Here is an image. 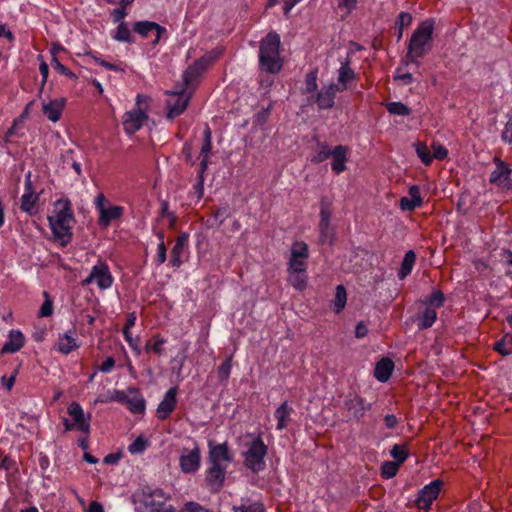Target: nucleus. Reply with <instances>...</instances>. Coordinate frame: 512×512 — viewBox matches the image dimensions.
I'll list each match as a JSON object with an SVG mask.
<instances>
[{
  "label": "nucleus",
  "instance_id": "f257e3e1",
  "mask_svg": "<svg viewBox=\"0 0 512 512\" xmlns=\"http://www.w3.org/2000/svg\"><path fill=\"white\" fill-rule=\"evenodd\" d=\"M49 227L53 239L64 247L72 241V229L75 223L71 202L68 199L55 201L53 210L48 216Z\"/></svg>",
  "mask_w": 512,
  "mask_h": 512
},
{
  "label": "nucleus",
  "instance_id": "f03ea898",
  "mask_svg": "<svg viewBox=\"0 0 512 512\" xmlns=\"http://www.w3.org/2000/svg\"><path fill=\"white\" fill-rule=\"evenodd\" d=\"M280 36L270 32L260 43L259 62L263 70L278 73L282 68L280 57Z\"/></svg>",
  "mask_w": 512,
  "mask_h": 512
},
{
  "label": "nucleus",
  "instance_id": "7ed1b4c3",
  "mask_svg": "<svg viewBox=\"0 0 512 512\" xmlns=\"http://www.w3.org/2000/svg\"><path fill=\"white\" fill-rule=\"evenodd\" d=\"M434 21L431 19L422 21L413 32L408 46L407 58L416 62L423 57L431 47Z\"/></svg>",
  "mask_w": 512,
  "mask_h": 512
},
{
  "label": "nucleus",
  "instance_id": "20e7f679",
  "mask_svg": "<svg viewBox=\"0 0 512 512\" xmlns=\"http://www.w3.org/2000/svg\"><path fill=\"white\" fill-rule=\"evenodd\" d=\"M150 98L146 95H137L136 105L123 116V127L126 133L133 134L138 131L147 120Z\"/></svg>",
  "mask_w": 512,
  "mask_h": 512
},
{
  "label": "nucleus",
  "instance_id": "39448f33",
  "mask_svg": "<svg viewBox=\"0 0 512 512\" xmlns=\"http://www.w3.org/2000/svg\"><path fill=\"white\" fill-rule=\"evenodd\" d=\"M250 442L247 443V450L243 453L245 465L253 472L264 469V458L267 454V446L260 436L247 435Z\"/></svg>",
  "mask_w": 512,
  "mask_h": 512
},
{
  "label": "nucleus",
  "instance_id": "423d86ee",
  "mask_svg": "<svg viewBox=\"0 0 512 512\" xmlns=\"http://www.w3.org/2000/svg\"><path fill=\"white\" fill-rule=\"evenodd\" d=\"M68 418L63 420L66 431H79L85 435H89L91 428V414L85 413L81 405L72 402L67 408Z\"/></svg>",
  "mask_w": 512,
  "mask_h": 512
},
{
  "label": "nucleus",
  "instance_id": "0eeeda50",
  "mask_svg": "<svg viewBox=\"0 0 512 512\" xmlns=\"http://www.w3.org/2000/svg\"><path fill=\"white\" fill-rule=\"evenodd\" d=\"M94 205L98 212V225L102 228L109 227L112 222L121 219L124 214V208L111 204L103 193L96 195Z\"/></svg>",
  "mask_w": 512,
  "mask_h": 512
},
{
  "label": "nucleus",
  "instance_id": "6e6552de",
  "mask_svg": "<svg viewBox=\"0 0 512 512\" xmlns=\"http://www.w3.org/2000/svg\"><path fill=\"white\" fill-rule=\"evenodd\" d=\"M109 400L126 405L127 408L134 414L143 413L146 407L143 396L136 388H129L126 391L115 390L111 394Z\"/></svg>",
  "mask_w": 512,
  "mask_h": 512
},
{
  "label": "nucleus",
  "instance_id": "1a4fd4ad",
  "mask_svg": "<svg viewBox=\"0 0 512 512\" xmlns=\"http://www.w3.org/2000/svg\"><path fill=\"white\" fill-rule=\"evenodd\" d=\"M201 465V451L197 442L192 441L191 445L180 451L179 466L184 474L196 473Z\"/></svg>",
  "mask_w": 512,
  "mask_h": 512
},
{
  "label": "nucleus",
  "instance_id": "9d476101",
  "mask_svg": "<svg viewBox=\"0 0 512 512\" xmlns=\"http://www.w3.org/2000/svg\"><path fill=\"white\" fill-rule=\"evenodd\" d=\"M114 278L110 272L109 266L105 261L99 260L91 269L87 278L82 282L83 285L95 283L101 290L109 289L113 284Z\"/></svg>",
  "mask_w": 512,
  "mask_h": 512
},
{
  "label": "nucleus",
  "instance_id": "9b49d317",
  "mask_svg": "<svg viewBox=\"0 0 512 512\" xmlns=\"http://www.w3.org/2000/svg\"><path fill=\"white\" fill-rule=\"evenodd\" d=\"M443 487V481L436 479L425 485L418 493L416 506L422 510H429L432 503L438 498Z\"/></svg>",
  "mask_w": 512,
  "mask_h": 512
},
{
  "label": "nucleus",
  "instance_id": "f8f14e48",
  "mask_svg": "<svg viewBox=\"0 0 512 512\" xmlns=\"http://www.w3.org/2000/svg\"><path fill=\"white\" fill-rule=\"evenodd\" d=\"M220 54L221 51L208 53L191 65L184 73L186 87L191 86Z\"/></svg>",
  "mask_w": 512,
  "mask_h": 512
},
{
  "label": "nucleus",
  "instance_id": "ddd939ff",
  "mask_svg": "<svg viewBox=\"0 0 512 512\" xmlns=\"http://www.w3.org/2000/svg\"><path fill=\"white\" fill-rule=\"evenodd\" d=\"M38 202L39 195L34 191L31 174L28 173L25 180L24 193L20 198V209L30 216L36 215L39 211Z\"/></svg>",
  "mask_w": 512,
  "mask_h": 512
},
{
  "label": "nucleus",
  "instance_id": "4468645a",
  "mask_svg": "<svg viewBox=\"0 0 512 512\" xmlns=\"http://www.w3.org/2000/svg\"><path fill=\"white\" fill-rule=\"evenodd\" d=\"M208 462L212 465L225 466L226 468L232 461V455L226 442L215 444L212 441L208 443Z\"/></svg>",
  "mask_w": 512,
  "mask_h": 512
},
{
  "label": "nucleus",
  "instance_id": "2eb2a0df",
  "mask_svg": "<svg viewBox=\"0 0 512 512\" xmlns=\"http://www.w3.org/2000/svg\"><path fill=\"white\" fill-rule=\"evenodd\" d=\"M494 163L495 169L490 175V182L497 186L502 191L510 190L511 169L505 162H503L499 158H495Z\"/></svg>",
  "mask_w": 512,
  "mask_h": 512
},
{
  "label": "nucleus",
  "instance_id": "dca6fc26",
  "mask_svg": "<svg viewBox=\"0 0 512 512\" xmlns=\"http://www.w3.org/2000/svg\"><path fill=\"white\" fill-rule=\"evenodd\" d=\"M308 246L303 241H296L291 246L288 270L307 269Z\"/></svg>",
  "mask_w": 512,
  "mask_h": 512
},
{
  "label": "nucleus",
  "instance_id": "f3484780",
  "mask_svg": "<svg viewBox=\"0 0 512 512\" xmlns=\"http://www.w3.org/2000/svg\"><path fill=\"white\" fill-rule=\"evenodd\" d=\"M133 31L135 33L139 34L144 39H147V38L153 36V38L151 39V42L153 44H157L159 42L163 32L165 31V29L155 22L138 21V22L134 23Z\"/></svg>",
  "mask_w": 512,
  "mask_h": 512
},
{
  "label": "nucleus",
  "instance_id": "a211bd4d",
  "mask_svg": "<svg viewBox=\"0 0 512 512\" xmlns=\"http://www.w3.org/2000/svg\"><path fill=\"white\" fill-rule=\"evenodd\" d=\"M189 97L184 91H175L169 94L167 100V117L173 119L184 112L187 107Z\"/></svg>",
  "mask_w": 512,
  "mask_h": 512
},
{
  "label": "nucleus",
  "instance_id": "6ab92c4d",
  "mask_svg": "<svg viewBox=\"0 0 512 512\" xmlns=\"http://www.w3.org/2000/svg\"><path fill=\"white\" fill-rule=\"evenodd\" d=\"M80 347V341L76 335L75 330H70L65 333L59 334L54 349L64 355L71 353L72 351Z\"/></svg>",
  "mask_w": 512,
  "mask_h": 512
},
{
  "label": "nucleus",
  "instance_id": "aec40b11",
  "mask_svg": "<svg viewBox=\"0 0 512 512\" xmlns=\"http://www.w3.org/2000/svg\"><path fill=\"white\" fill-rule=\"evenodd\" d=\"M177 388H170L164 395L162 401L159 403L156 409V417L159 420L167 419L171 413L175 410L177 405Z\"/></svg>",
  "mask_w": 512,
  "mask_h": 512
},
{
  "label": "nucleus",
  "instance_id": "412c9836",
  "mask_svg": "<svg viewBox=\"0 0 512 512\" xmlns=\"http://www.w3.org/2000/svg\"><path fill=\"white\" fill-rule=\"evenodd\" d=\"M65 106L66 99L64 97H58L44 101L42 103V111L49 121L56 123L61 119Z\"/></svg>",
  "mask_w": 512,
  "mask_h": 512
},
{
  "label": "nucleus",
  "instance_id": "4be33fe9",
  "mask_svg": "<svg viewBox=\"0 0 512 512\" xmlns=\"http://www.w3.org/2000/svg\"><path fill=\"white\" fill-rule=\"evenodd\" d=\"M188 248V235L181 234L176 239L171 252L170 264L172 267L179 268L183 262Z\"/></svg>",
  "mask_w": 512,
  "mask_h": 512
},
{
  "label": "nucleus",
  "instance_id": "5701e85b",
  "mask_svg": "<svg viewBox=\"0 0 512 512\" xmlns=\"http://www.w3.org/2000/svg\"><path fill=\"white\" fill-rule=\"evenodd\" d=\"M422 205L423 198L420 188L417 185H412L408 190V196H404L400 199V209L402 211H413Z\"/></svg>",
  "mask_w": 512,
  "mask_h": 512
},
{
  "label": "nucleus",
  "instance_id": "b1692460",
  "mask_svg": "<svg viewBox=\"0 0 512 512\" xmlns=\"http://www.w3.org/2000/svg\"><path fill=\"white\" fill-rule=\"evenodd\" d=\"M227 468L209 464L206 474V481L213 491H218L224 482Z\"/></svg>",
  "mask_w": 512,
  "mask_h": 512
},
{
  "label": "nucleus",
  "instance_id": "393cba45",
  "mask_svg": "<svg viewBox=\"0 0 512 512\" xmlns=\"http://www.w3.org/2000/svg\"><path fill=\"white\" fill-rule=\"evenodd\" d=\"M347 154V147L342 145H338L331 150V168L336 174H340L346 169Z\"/></svg>",
  "mask_w": 512,
  "mask_h": 512
},
{
  "label": "nucleus",
  "instance_id": "a878e982",
  "mask_svg": "<svg viewBox=\"0 0 512 512\" xmlns=\"http://www.w3.org/2000/svg\"><path fill=\"white\" fill-rule=\"evenodd\" d=\"M25 344V337L20 330H11L8 334V340L3 345L2 353H16Z\"/></svg>",
  "mask_w": 512,
  "mask_h": 512
},
{
  "label": "nucleus",
  "instance_id": "bb28decb",
  "mask_svg": "<svg viewBox=\"0 0 512 512\" xmlns=\"http://www.w3.org/2000/svg\"><path fill=\"white\" fill-rule=\"evenodd\" d=\"M338 91V88L334 84H330L326 87H323L322 90L318 93L316 102L320 109H328L331 108L334 104L335 94Z\"/></svg>",
  "mask_w": 512,
  "mask_h": 512
},
{
  "label": "nucleus",
  "instance_id": "cd10ccee",
  "mask_svg": "<svg viewBox=\"0 0 512 512\" xmlns=\"http://www.w3.org/2000/svg\"><path fill=\"white\" fill-rule=\"evenodd\" d=\"M394 369V363L389 358H382L380 361L377 362L375 370H374V376L375 378L380 382H386Z\"/></svg>",
  "mask_w": 512,
  "mask_h": 512
},
{
  "label": "nucleus",
  "instance_id": "c85d7f7f",
  "mask_svg": "<svg viewBox=\"0 0 512 512\" xmlns=\"http://www.w3.org/2000/svg\"><path fill=\"white\" fill-rule=\"evenodd\" d=\"M354 78L355 73L350 68L349 64L347 62L342 63L338 71V91L347 89Z\"/></svg>",
  "mask_w": 512,
  "mask_h": 512
},
{
  "label": "nucleus",
  "instance_id": "c756f323",
  "mask_svg": "<svg viewBox=\"0 0 512 512\" xmlns=\"http://www.w3.org/2000/svg\"><path fill=\"white\" fill-rule=\"evenodd\" d=\"M288 282L299 291H302L307 286V272L306 269L302 270H288Z\"/></svg>",
  "mask_w": 512,
  "mask_h": 512
},
{
  "label": "nucleus",
  "instance_id": "7c9ffc66",
  "mask_svg": "<svg viewBox=\"0 0 512 512\" xmlns=\"http://www.w3.org/2000/svg\"><path fill=\"white\" fill-rule=\"evenodd\" d=\"M292 408L287 402L282 403L275 411V418L277 420V429L283 430L288 424Z\"/></svg>",
  "mask_w": 512,
  "mask_h": 512
},
{
  "label": "nucleus",
  "instance_id": "2f4dec72",
  "mask_svg": "<svg viewBox=\"0 0 512 512\" xmlns=\"http://www.w3.org/2000/svg\"><path fill=\"white\" fill-rule=\"evenodd\" d=\"M413 147L415 152L420 159V161L425 165L429 166L433 162L432 152L428 145L424 142L417 141L413 143Z\"/></svg>",
  "mask_w": 512,
  "mask_h": 512
},
{
  "label": "nucleus",
  "instance_id": "473e14b6",
  "mask_svg": "<svg viewBox=\"0 0 512 512\" xmlns=\"http://www.w3.org/2000/svg\"><path fill=\"white\" fill-rule=\"evenodd\" d=\"M166 342L167 340L163 336L155 334L146 342L145 347L146 350H150L157 355H161L164 352V345Z\"/></svg>",
  "mask_w": 512,
  "mask_h": 512
},
{
  "label": "nucleus",
  "instance_id": "72a5a7b5",
  "mask_svg": "<svg viewBox=\"0 0 512 512\" xmlns=\"http://www.w3.org/2000/svg\"><path fill=\"white\" fill-rule=\"evenodd\" d=\"M415 260L416 255L412 250L408 251L405 254L398 274L400 279H404L407 275L411 273L413 266L415 264Z\"/></svg>",
  "mask_w": 512,
  "mask_h": 512
},
{
  "label": "nucleus",
  "instance_id": "f704fd0d",
  "mask_svg": "<svg viewBox=\"0 0 512 512\" xmlns=\"http://www.w3.org/2000/svg\"><path fill=\"white\" fill-rule=\"evenodd\" d=\"M413 17L410 13L401 12L395 22V28L398 32V40L402 38L404 29L409 27L412 23Z\"/></svg>",
  "mask_w": 512,
  "mask_h": 512
},
{
  "label": "nucleus",
  "instance_id": "c9c22d12",
  "mask_svg": "<svg viewBox=\"0 0 512 512\" xmlns=\"http://www.w3.org/2000/svg\"><path fill=\"white\" fill-rule=\"evenodd\" d=\"M113 38L120 42H133L131 31L125 22L119 23L116 30L114 31Z\"/></svg>",
  "mask_w": 512,
  "mask_h": 512
},
{
  "label": "nucleus",
  "instance_id": "e433bc0d",
  "mask_svg": "<svg viewBox=\"0 0 512 512\" xmlns=\"http://www.w3.org/2000/svg\"><path fill=\"white\" fill-rule=\"evenodd\" d=\"M317 75V70H312L306 75L304 93L308 95V99L313 98L317 90Z\"/></svg>",
  "mask_w": 512,
  "mask_h": 512
},
{
  "label": "nucleus",
  "instance_id": "4c0bfd02",
  "mask_svg": "<svg viewBox=\"0 0 512 512\" xmlns=\"http://www.w3.org/2000/svg\"><path fill=\"white\" fill-rule=\"evenodd\" d=\"M346 301H347L346 290L343 285H338L336 287L335 299L333 301V309H334L335 313H339L344 309V307L346 305Z\"/></svg>",
  "mask_w": 512,
  "mask_h": 512
},
{
  "label": "nucleus",
  "instance_id": "58836bf2",
  "mask_svg": "<svg viewBox=\"0 0 512 512\" xmlns=\"http://www.w3.org/2000/svg\"><path fill=\"white\" fill-rule=\"evenodd\" d=\"M211 150V131L209 127H206L204 130V144L201 148V155L203 156V159L201 160V166L202 170H205L207 168V162H208V154Z\"/></svg>",
  "mask_w": 512,
  "mask_h": 512
},
{
  "label": "nucleus",
  "instance_id": "ea45409f",
  "mask_svg": "<svg viewBox=\"0 0 512 512\" xmlns=\"http://www.w3.org/2000/svg\"><path fill=\"white\" fill-rule=\"evenodd\" d=\"M437 319V312L434 309H426L421 317L418 319V325L420 328L431 327Z\"/></svg>",
  "mask_w": 512,
  "mask_h": 512
},
{
  "label": "nucleus",
  "instance_id": "a19ab883",
  "mask_svg": "<svg viewBox=\"0 0 512 512\" xmlns=\"http://www.w3.org/2000/svg\"><path fill=\"white\" fill-rule=\"evenodd\" d=\"M147 446L148 440L143 436H139L128 446V451L131 454H141L146 450Z\"/></svg>",
  "mask_w": 512,
  "mask_h": 512
},
{
  "label": "nucleus",
  "instance_id": "79ce46f5",
  "mask_svg": "<svg viewBox=\"0 0 512 512\" xmlns=\"http://www.w3.org/2000/svg\"><path fill=\"white\" fill-rule=\"evenodd\" d=\"M387 110L390 114L399 116H407L411 112L410 108L402 102H391L387 104Z\"/></svg>",
  "mask_w": 512,
  "mask_h": 512
},
{
  "label": "nucleus",
  "instance_id": "37998d69",
  "mask_svg": "<svg viewBox=\"0 0 512 512\" xmlns=\"http://www.w3.org/2000/svg\"><path fill=\"white\" fill-rule=\"evenodd\" d=\"M400 464L394 461H388L382 464L381 466V474L384 478L389 479L394 477L398 470Z\"/></svg>",
  "mask_w": 512,
  "mask_h": 512
},
{
  "label": "nucleus",
  "instance_id": "c03bdc74",
  "mask_svg": "<svg viewBox=\"0 0 512 512\" xmlns=\"http://www.w3.org/2000/svg\"><path fill=\"white\" fill-rule=\"evenodd\" d=\"M44 302L42 303L38 316L49 317L53 314V302L48 292L43 293Z\"/></svg>",
  "mask_w": 512,
  "mask_h": 512
},
{
  "label": "nucleus",
  "instance_id": "a18cd8bd",
  "mask_svg": "<svg viewBox=\"0 0 512 512\" xmlns=\"http://www.w3.org/2000/svg\"><path fill=\"white\" fill-rule=\"evenodd\" d=\"M391 456L395 459L394 462L400 465L407 459L408 451L405 445H394L390 451Z\"/></svg>",
  "mask_w": 512,
  "mask_h": 512
},
{
  "label": "nucleus",
  "instance_id": "49530a36",
  "mask_svg": "<svg viewBox=\"0 0 512 512\" xmlns=\"http://www.w3.org/2000/svg\"><path fill=\"white\" fill-rule=\"evenodd\" d=\"M433 160H445L448 157V150L438 142H433L431 145Z\"/></svg>",
  "mask_w": 512,
  "mask_h": 512
},
{
  "label": "nucleus",
  "instance_id": "de8ad7c7",
  "mask_svg": "<svg viewBox=\"0 0 512 512\" xmlns=\"http://www.w3.org/2000/svg\"><path fill=\"white\" fill-rule=\"evenodd\" d=\"M123 336L126 342L129 344L130 348L134 351L136 355L141 354V349L139 346L138 337L134 338L132 336L131 330H123Z\"/></svg>",
  "mask_w": 512,
  "mask_h": 512
},
{
  "label": "nucleus",
  "instance_id": "09e8293b",
  "mask_svg": "<svg viewBox=\"0 0 512 512\" xmlns=\"http://www.w3.org/2000/svg\"><path fill=\"white\" fill-rule=\"evenodd\" d=\"M159 239L160 242L157 245V254L155 257V262L157 265L163 264L167 258L163 234H159Z\"/></svg>",
  "mask_w": 512,
  "mask_h": 512
},
{
  "label": "nucleus",
  "instance_id": "8fccbe9b",
  "mask_svg": "<svg viewBox=\"0 0 512 512\" xmlns=\"http://www.w3.org/2000/svg\"><path fill=\"white\" fill-rule=\"evenodd\" d=\"M51 65L59 74L65 75L71 79L76 78V75L62 63H60L56 56H53Z\"/></svg>",
  "mask_w": 512,
  "mask_h": 512
},
{
  "label": "nucleus",
  "instance_id": "3c124183",
  "mask_svg": "<svg viewBox=\"0 0 512 512\" xmlns=\"http://www.w3.org/2000/svg\"><path fill=\"white\" fill-rule=\"evenodd\" d=\"M358 0H338V9L344 14H350L357 5Z\"/></svg>",
  "mask_w": 512,
  "mask_h": 512
},
{
  "label": "nucleus",
  "instance_id": "603ef678",
  "mask_svg": "<svg viewBox=\"0 0 512 512\" xmlns=\"http://www.w3.org/2000/svg\"><path fill=\"white\" fill-rule=\"evenodd\" d=\"M234 512H264V507L260 503H252L247 506L241 505L233 508Z\"/></svg>",
  "mask_w": 512,
  "mask_h": 512
},
{
  "label": "nucleus",
  "instance_id": "864d4df0",
  "mask_svg": "<svg viewBox=\"0 0 512 512\" xmlns=\"http://www.w3.org/2000/svg\"><path fill=\"white\" fill-rule=\"evenodd\" d=\"M121 8H117V9H114L113 12H112V18H113V21L114 22H124V18L126 17L127 13H126V7L128 5H125V4H121Z\"/></svg>",
  "mask_w": 512,
  "mask_h": 512
},
{
  "label": "nucleus",
  "instance_id": "5fc2aeb1",
  "mask_svg": "<svg viewBox=\"0 0 512 512\" xmlns=\"http://www.w3.org/2000/svg\"><path fill=\"white\" fill-rule=\"evenodd\" d=\"M231 372V360L228 359L224 363L221 364V366L218 369L219 377L221 379H228Z\"/></svg>",
  "mask_w": 512,
  "mask_h": 512
},
{
  "label": "nucleus",
  "instance_id": "6e6d98bb",
  "mask_svg": "<svg viewBox=\"0 0 512 512\" xmlns=\"http://www.w3.org/2000/svg\"><path fill=\"white\" fill-rule=\"evenodd\" d=\"M503 141L512 144V118L506 123L502 132Z\"/></svg>",
  "mask_w": 512,
  "mask_h": 512
},
{
  "label": "nucleus",
  "instance_id": "4d7b16f0",
  "mask_svg": "<svg viewBox=\"0 0 512 512\" xmlns=\"http://www.w3.org/2000/svg\"><path fill=\"white\" fill-rule=\"evenodd\" d=\"M507 338L508 336H504L502 340L495 343V350L501 353L502 355H508L512 351V349L508 348L506 345Z\"/></svg>",
  "mask_w": 512,
  "mask_h": 512
},
{
  "label": "nucleus",
  "instance_id": "13d9d810",
  "mask_svg": "<svg viewBox=\"0 0 512 512\" xmlns=\"http://www.w3.org/2000/svg\"><path fill=\"white\" fill-rule=\"evenodd\" d=\"M39 60H40L39 71L42 76V85H44L48 79L49 67H48L47 63L43 60L42 56H39Z\"/></svg>",
  "mask_w": 512,
  "mask_h": 512
},
{
  "label": "nucleus",
  "instance_id": "bf43d9fd",
  "mask_svg": "<svg viewBox=\"0 0 512 512\" xmlns=\"http://www.w3.org/2000/svg\"><path fill=\"white\" fill-rule=\"evenodd\" d=\"M443 300H444V296H443L442 292L434 291L429 298V303L436 307H440L443 303Z\"/></svg>",
  "mask_w": 512,
  "mask_h": 512
},
{
  "label": "nucleus",
  "instance_id": "052dcab7",
  "mask_svg": "<svg viewBox=\"0 0 512 512\" xmlns=\"http://www.w3.org/2000/svg\"><path fill=\"white\" fill-rule=\"evenodd\" d=\"M121 458V452L110 453L104 457L103 462L107 465H115L120 461Z\"/></svg>",
  "mask_w": 512,
  "mask_h": 512
},
{
  "label": "nucleus",
  "instance_id": "680f3d73",
  "mask_svg": "<svg viewBox=\"0 0 512 512\" xmlns=\"http://www.w3.org/2000/svg\"><path fill=\"white\" fill-rule=\"evenodd\" d=\"M115 366V361L112 357H107L100 366V371L103 373H109Z\"/></svg>",
  "mask_w": 512,
  "mask_h": 512
},
{
  "label": "nucleus",
  "instance_id": "e2e57ef3",
  "mask_svg": "<svg viewBox=\"0 0 512 512\" xmlns=\"http://www.w3.org/2000/svg\"><path fill=\"white\" fill-rule=\"evenodd\" d=\"M85 512H105L103 505L98 501L90 502Z\"/></svg>",
  "mask_w": 512,
  "mask_h": 512
},
{
  "label": "nucleus",
  "instance_id": "0e129e2a",
  "mask_svg": "<svg viewBox=\"0 0 512 512\" xmlns=\"http://www.w3.org/2000/svg\"><path fill=\"white\" fill-rule=\"evenodd\" d=\"M136 319H137V317H136V314L134 312L129 313L127 315L126 324H125L123 330H131L134 327L135 323H136Z\"/></svg>",
  "mask_w": 512,
  "mask_h": 512
},
{
  "label": "nucleus",
  "instance_id": "69168bd1",
  "mask_svg": "<svg viewBox=\"0 0 512 512\" xmlns=\"http://www.w3.org/2000/svg\"><path fill=\"white\" fill-rule=\"evenodd\" d=\"M15 379H16L15 375H11L10 377L3 376L2 384L8 391H10L14 386Z\"/></svg>",
  "mask_w": 512,
  "mask_h": 512
},
{
  "label": "nucleus",
  "instance_id": "338daca9",
  "mask_svg": "<svg viewBox=\"0 0 512 512\" xmlns=\"http://www.w3.org/2000/svg\"><path fill=\"white\" fill-rule=\"evenodd\" d=\"M367 333H368V329L365 324L359 323L356 326L355 335L357 338H362V337L366 336Z\"/></svg>",
  "mask_w": 512,
  "mask_h": 512
},
{
  "label": "nucleus",
  "instance_id": "774afa93",
  "mask_svg": "<svg viewBox=\"0 0 512 512\" xmlns=\"http://www.w3.org/2000/svg\"><path fill=\"white\" fill-rule=\"evenodd\" d=\"M0 37H6L10 41L14 39L12 32L7 29L5 24H0Z\"/></svg>",
  "mask_w": 512,
  "mask_h": 512
}]
</instances>
